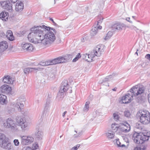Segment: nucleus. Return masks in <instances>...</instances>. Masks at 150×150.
<instances>
[{
  "label": "nucleus",
  "instance_id": "obj_54",
  "mask_svg": "<svg viewBox=\"0 0 150 150\" xmlns=\"http://www.w3.org/2000/svg\"><path fill=\"white\" fill-rule=\"evenodd\" d=\"M118 147H123L124 146H126V145H125V144H122V145L121 144V143L120 142L118 144Z\"/></svg>",
  "mask_w": 150,
  "mask_h": 150
},
{
  "label": "nucleus",
  "instance_id": "obj_45",
  "mask_svg": "<svg viewBox=\"0 0 150 150\" xmlns=\"http://www.w3.org/2000/svg\"><path fill=\"white\" fill-rule=\"evenodd\" d=\"M24 71L25 74H28L30 73V70L29 67L25 69L24 70Z\"/></svg>",
  "mask_w": 150,
  "mask_h": 150
},
{
  "label": "nucleus",
  "instance_id": "obj_11",
  "mask_svg": "<svg viewBox=\"0 0 150 150\" xmlns=\"http://www.w3.org/2000/svg\"><path fill=\"white\" fill-rule=\"evenodd\" d=\"M25 101L24 99L22 98H19L17 100V103L15 105L18 110L21 111V110L23 108L24 106L23 103Z\"/></svg>",
  "mask_w": 150,
  "mask_h": 150
},
{
  "label": "nucleus",
  "instance_id": "obj_36",
  "mask_svg": "<svg viewBox=\"0 0 150 150\" xmlns=\"http://www.w3.org/2000/svg\"><path fill=\"white\" fill-rule=\"evenodd\" d=\"M39 65L42 66L51 65L50 63H49V61L46 62H40Z\"/></svg>",
  "mask_w": 150,
  "mask_h": 150
},
{
  "label": "nucleus",
  "instance_id": "obj_8",
  "mask_svg": "<svg viewBox=\"0 0 150 150\" xmlns=\"http://www.w3.org/2000/svg\"><path fill=\"white\" fill-rule=\"evenodd\" d=\"M1 4L4 9L10 12L12 11V5L9 0L2 1L1 2Z\"/></svg>",
  "mask_w": 150,
  "mask_h": 150
},
{
  "label": "nucleus",
  "instance_id": "obj_18",
  "mask_svg": "<svg viewBox=\"0 0 150 150\" xmlns=\"http://www.w3.org/2000/svg\"><path fill=\"white\" fill-rule=\"evenodd\" d=\"M24 8V4L22 2L18 1L16 5L15 10L17 11H21Z\"/></svg>",
  "mask_w": 150,
  "mask_h": 150
},
{
  "label": "nucleus",
  "instance_id": "obj_32",
  "mask_svg": "<svg viewBox=\"0 0 150 150\" xmlns=\"http://www.w3.org/2000/svg\"><path fill=\"white\" fill-rule=\"evenodd\" d=\"M112 35V33L111 31H109L107 34L106 36L105 37L104 39L105 40H107L110 38Z\"/></svg>",
  "mask_w": 150,
  "mask_h": 150
},
{
  "label": "nucleus",
  "instance_id": "obj_59",
  "mask_svg": "<svg viewBox=\"0 0 150 150\" xmlns=\"http://www.w3.org/2000/svg\"><path fill=\"white\" fill-rule=\"evenodd\" d=\"M130 18H129V17H127V18H126V20L127 21H128V22H130L131 23H132V21H130Z\"/></svg>",
  "mask_w": 150,
  "mask_h": 150
},
{
  "label": "nucleus",
  "instance_id": "obj_64",
  "mask_svg": "<svg viewBox=\"0 0 150 150\" xmlns=\"http://www.w3.org/2000/svg\"><path fill=\"white\" fill-rule=\"evenodd\" d=\"M71 150H77L76 148L74 147V146L71 148Z\"/></svg>",
  "mask_w": 150,
  "mask_h": 150
},
{
  "label": "nucleus",
  "instance_id": "obj_55",
  "mask_svg": "<svg viewBox=\"0 0 150 150\" xmlns=\"http://www.w3.org/2000/svg\"><path fill=\"white\" fill-rule=\"evenodd\" d=\"M118 147H123L124 146H126V145H125V144H122V145L121 144V143L120 142L118 144Z\"/></svg>",
  "mask_w": 150,
  "mask_h": 150
},
{
  "label": "nucleus",
  "instance_id": "obj_15",
  "mask_svg": "<svg viewBox=\"0 0 150 150\" xmlns=\"http://www.w3.org/2000/svg\"><path fill=\"white\" fill-rule=\"evenodd\" d=\"M8 47V44L7 42L3 41L0 42V53L4 51Z\"/></svg>",
  "mask_w": 150,
  "mask_h": 150
},
{
  "label": "nucleus",
  "instance_id": "obj_47",
  "mask_svg": "<svg viewBox=\"0 0 150 150\" xmlns=\"http://www.w3.org/2000/svg\"><path fill=\"white\" fill-rule=\"evenodd\" d=\"M47 104V105L45 106L44 108L45 111L46 110L47 111V110L49 109V107L48 106L49 104H50V102H48L47 101L46 102Z\"/></svg>",
  "mask_w": 150,
  "mask_h": 150
},
{
  "label": "nucleus",
  "instance_id": "obj_37",
  "mask_svg": "<svg viewBox=\"0 0 150 150\" xmlns=\"http://www.w3.org/2000/svg\"><path fill=\"white\" fill-rule=\"evenodd\" d=\"M113 116L114 117V119L116 121H117L118 120H119V119L120 118V117L118 115L117 113H113Z\"/></svg>",
  "mask_w": 150,
  "mask_h": 150
},
{
  "label": "nucleus",
  "instance_id": "obj_57",
  "mask_svg": "<svg viewBox=\"0 0 150 150\" xmlns=\"http://www.w3.org/2000/svg\"><path fill=\"white\" fill-rule=\"evenodd\" d=\"M80 146V144H77L74 147L76 148V149L77 150L78 149L79 147Z\"/></svg>",
  "mask_w": 150,
  "mask_h": 150
},
{
  "label": "nucleus",
  "instance_id": "obj_29",
  "mask_svg": "<svg viewBox=\"0 0 150 150\" xmlns=\"http://www.w3.org/2000/svg\"><path fill=\"white\" fill-rule=\"evenodd\" d=\"M120 127V126H118L117 124H112L111 125V128L113 130H115V131H119V128Z\"/></svg>",
  "mask_w": 150,
  "mask_h": 150
},
{
  "label": "nucleus",
  "instance_id": "obj_12",
  "mask_svg": "<svg viewBox=\"0 0 150 150\" xmlns=\"http://www.w3.org/2000/svg\"><path fill=\"white\" fill-rule=\"evenodd\" d=\"M133 95L131 96L130 94L127 93L122 98V101L123 103H127L130 102Z\"/></svg>",
  "mask_w": 150,
  "mask_h": 150
},
{
  "label": "nucleus",
  "instance_id": "obj_3",
  "mask_svg": "<svg viewBox=\"0 0 150 150\" xmlns=\"http://www.w3.org/2000/svg\"><path fill=\"white\" fill-rule=\"evenodd\" d=\"M134 132L133 135L132 139L134 142L137 144H143L145 141L148 140L150 137L149 135H145L141 132L139 133Z\"/></svg>",
  "mask_w": 150,
  "mask_h": 150
},
{
  "label": "nucleus",
  "instance_id": "obj_25",
  "mask_svg": "<svg viewBox=\"0 0 150 150\" xmlns=\"http://www.w3.org/2000/svg\"><path fill=\"white\" fill-rule=\"evenodd\" d=\"M6 96L3 94H0V104H5L7 103Z\"/></svg>",
  "mask_w": 150,
  "mask_h": 150
},
{
  "label": "nucleus",
  "instance_id": "obj_19",
  "mask_svg": "<svg viewBox=\"0 0 150 150\" xmlns=\"http://www.w3.org/2000/svg\"><path fill=\"white\" fill-rule=\"evenodd\" d=\"M102 27L100 25L99 26L94 25V27L92 28L90 34L91 36H94L97 33L98 29L100 30L102 29Z\"/></svg>",
  "mask_w": 150,
  "mask_h": 150
},
{
  "label": "nucleus",
  "instance_id": "obj_5",
  "mask_svg": "<svg viewBox=\"0 0 150 150\" xmlns=\"http://www.w3.org/2000/svg\"><path fill=\"white\" fill-rule=\"evenodd\" d=\"M3 125L4 127L6 128H11L12 130H18L17 126L14 123V121L11 118H8L6 122L4 123Z\"/></svg>",
  "mask_w": 150,
  "mask_h": 150
},
{
  "label": "nucleus",
  "instance_id": "obj_53",
  "mask_svg": "<svg viewBox=\"0 0 150 150\" xmlns=\"http://www.w3.org/2000/svg\"><path fill=\"white\" fill-rule=\"evenodd\" d=\"M29 69L30 70V72H31L33 71H35V68H30L29 67Z\"/></svg>",
  "mask_w": 150,
  "mask_h": 150
},
{
  "label": "nucleus",
  "instance_id": "obj_39",
  "mask_svg": "<svg viewBox=\"0 0 150 150\" xmlns=\"http://www.w3.org/2000/svg\"><path fill=\"white\" fill-rule=\"evenodd\" d=\"M81 57V55L80 53H79L77 55L76 57L72 61L73 62H76L77 61L78 59L80 58Z\"/></svg>",
  "mask_w": 150,
  "mask_h": 150
},
{
  "label": "nucleus",
  "instance_id": "obj_48",
  "mask_svg": "<svg viewBox=\"0 0 150 150\" xmlns=\"http://www.w3.org/2000/svg\"><path fill=\"white\" fill-rule=\"evenodd\" d=\"M145 148H141L140 147H136L134 148V149L133 150H144Z\"/></svg>",
  "mask_w": 150,
  "mask_h": 150
},
{
  "label": "nucleus",
  "instance_id": "obj_6",
  "mask_svg": "<svg viewBox=\"0 0 150 150\" xmlns=\"http://www.w3.org/2000/svg\"><path fill=\"white\" fill-rule=\"evenodd\" d=\"M144 87H138L137 86H135L132 87L130 90L132 93V95L134 96H138L143 93L144 92Z\"/></svg>",
  "mask_w": 150,
  "mask_h": 150
},
{
  "label": "nucleus",
  "instance_id": "obj_24",
  "mask_svg": "<svg viewBox=\"0 0 150 150\" xmlns=\"http://www.w3.org/2000/svg\"><path fill=\"white\" fill-rule=\"evenodd\" d=\"M6 37L10 41H13L14 40V37L13 35L12 31L10 30L7 31L6 34Z\"/></svg>",
  "mask_w": 150,
  "mask_h": 150
},
{
  "label": "nucleus",
  "instance_id": "obj_7",
  "mask_svg": "<svg viewBox=\"0 0 150 150\" xmlns=\"http://www.w3.org/2000/svg\"><path fill=\"white\" fill-rule=\"evenodd\" d=\"M16 121L21 126L22 129L25 130V128L27 127L28 124L23 117L21 116H17L16 118Z\"/></svg>",
  "mask_w": 150,
  "mask_h": 150
},
{
  "label": "nucleus",
  "instance_id": "obj_40",
  "mask_svg": "<svg viewBox=\"0 0 150 150\" xmlns=\"http://www.w3.org/2000/svg\"><path fill=\"white\" fill-rule=\"evenodd\" d=\"M103 19V18H102V19L99 20L98 21H97L95 23L94 25H95L96 26H99V25H100V24L102 22Z\"/></svg>",
  "mask_w": 150,
  "mask_h": 150
},
{
  "label": "nucleus",
  "instance_id": "obj_49",
  "mask_svg": "<svg viewBox=\"0 0 150 150\" xmlns=\"http://www.w3.org/2000/svg\"><path fill=\"white\" fill-rule=\"evenodd\" d=\"M115 144L117 146L118 145V144L119 143L120 141L119 139H116L114 141Z\"/></svg>",
  "mask_w": 150,
  "mask_h": 150
},
{
  "label": "nucleus",
  "instance_id": "obj_28",
  "mask_svg": "<svg viewBox=\"0 0 150 150\" xmlns=\"http://www.w3.org/2000/svg\"><path fill=\"white\" fill-rule=\"evenodd\" d=\"M65 92L63 91H61V89H60L57 95V97L59 98L60 100H62L64 97V95H65Z\"/></svg>",
  "mask_w": 150,
  "mask_h": 150
},
{
  "label": "nucleus",
  "instance_id": "obj_44",
  "mask_svg": "<svg viewBox=\"0 0 150 150\" xmlns=\"http://www.w3.org/2000/svg\"><path fill=\"white\" fill-rule=\"evenodd\" d=\"M38 144H34L33 145V149H32V150H35L38 148Z\"/></svg>",
  "mask_w": 150,
  "mask_h": 150
},
{
  "label": "nucleus",
  "instance_id": "obj_62",
  "mask_svg": "<svg viewBox=\"0 0 150 150\" xmlns=\"http://www.w3.org/2000/svg\"><path fill=\"white\" fill-rule=\"evenodd\" d=\"M67 112L66 111L64 112L62 114V116L63 117H64L65 116V115L66 113Z\"/></svg>",
  "mask_w": 150,
  "mask_h": 150
},
{
  "label": "nucleus",
  "instance_id": "obj_58",
  "mask_svg": "<svg viewBox=\"0 0 150 150\" xmlns=\"http://www.w3.org/2000/svg\"><path fill=\"white\" fill-rule=\"evenodd\" d=\"M148 100L149 102L150 103V93L148 95Z\"/></svg>",
  "mask_w": 150,
  "mask_h": 150
},
{
  "label": "nucleus",
  "instance_id": "obj_20",
  "mask_svg": "<svg viewBox=\"0 0 150 150\" xmlns=\"http://www.w3.org/2000/svg\"><path fill=\"white\" fill-rule=\"evenodd\" d=\"M93 56L90 54H83L82 56V58L83 59H85L88 62H91L92 61Z\"/></svg>",
  "mask_w": 150,
  "mask_h": 150
},
{
  "label": "nucleus",
  "instance_id": "obj_33",
  "mask_svg": "<svg viewBox=\"0 0 150 150\" xmlns=\"http://www.w3.org/2000/svg\"><path fill=\"white\" fill-rule=\"evenodd\" d=\"M69 86L68 83V82L67 81L65 80L63 81L62 82L61 88V89H64V87H65V86Z\"/></svg>",
  "mask_w": 150,
  "mask_h": 150
},
{
  "label": "nucleus",
  "instance_id": "obj_21",
  "mask_svg": "<svg viewBox=\"0 0 150 150\" xmlns=\"http://www.w3.org/2000/svg\"><path fill=\"white\" fill-rule=\"evenodd\" d=\"M6 142H8V138H6L4 134L0 133V146Z\"/></svg>",
  "mask_w": 150,
  "mask_h": 150
},
{
  "label": "nucleus",
  "instance_id": "obj_10",
  "mask_svg": "<svg viewBox=\"0 0 150 150\" xmlns=\"http://www.w3.org/2000/svg\"><path fill=\"white\" fill-rule=\"evenodd\" d=\"M103 51V48L99 45H97L93 50V53L98 57L100 56Z\"/></svg>",
  "mask_w": 150,
  "mask_h": 150
},
{
  "label": "nucleus",
  "instance_id": "obj_51",
  "mask_svg": "<svg viewBox=\"0 0 150 150\" xmlns=\"http://www.w3.org/2000/svg\"><path fill=\"white\" fill-rule=\"evenodd\" d=\"M145 58L150 61V54H147L145 56Z\"/></svg>",
  "mask_w": 150,
  "mask_h": 150
},
{
  "label": "nucleus",
  "instance_id": "obj_9",
  "mask_svg": "<svg viewBox=\"0 0 150 150\" xmlns=\"http://www.w3.org/2000/svg\"><path fill=\"white\" fill-rule=\"evenodd\" d=\"M21 136L22 138L21 143L23 145H28L33 142L34 141V139L32 137L25 136Z\"/></svg>",
  "mask_w": 150,
  "mask_h": 150
},
{
  "label": "nucleus",
  "instance_id": "obj_61",
  "mask_svg": "<svg viewBox=\"0 0 150 150\" xmlns=\"http://www.w3.org/2000/svg\"><path fill=\"white\" fill-rule=\"evenodd\" d=\"M17 1V0H10V1H11V2L13 3H15Z\"/></svg>",
  "mask_w": 150,
  "mask_h": 150
},
{
  "label": "nucleus",
  "instance_id": "obj_30",
  "mask_svg": "<svg viewBox=\"0 0 150 150\" xmlns=\"http://www.w3.org/2000/svg\"><path fill=\"white\" fill-rule=\"evenodd\" d=\"M42 132H37L35 133V136L36 138L38 140H40L42 138Z\"/></svg>",
  "mask_w": 150,
  "mask_h": 150
},
{
  "label": "nucleus",
  "instance_id": "obj_22",
  "mask_svg": "<svg viewBox=\"0 0 150 150\" xmlns=\"http://www.w3.org/2000/svg\"><path fill=\"white\" fill-rule=\"evenodd\" d=\"M8 13L5 11H2L0 13V18L3 21H7L8 18Z\"/></svg>",
  "mask_w": 150,
  "mask_h": 150
},
{
  "label": "nucleus",
  "instance_id": "obj_35",
  "mask_svg": "<svg viewBox=\"0 0 150 150\" xmlns=\"http://www.w3.org/2000/svg\"><path fill=\"white\" fill-rule=\"evenodd\" d=\"M82 134V132H74V137H80Z\"/></svg>",
  "mask_w": 150,
  "mask_h": 150
},
{
  "label": "nucleus",
  "instance_id": "obj_27",
  "mask_svg": "<svg viewBox=\"0 0 150 150\" xmlns=\"http://www.w3.org/2000/svg\"><path fill=\"white\" fill-rule=\"evenodd\" d=\"M123 26L119 23L115 24L112 26V28L117 30H120L122 29Z\"/></svg>",
  "mask_w": 150,
  "mask_h": 150
},
{
  "label": "nucleus",
  "instance_id": "obj_31",
  "mask_svg": "<svg viewBox=\"0 0 150 150\" xmlns=\"http://www.w3.org/2000/svg\"><path fill=\"white\" fill-rule=\"evenodd\" d=\"M90 103L89 101H87L86 102L85 106L83 109V110L85 112H87L89 109V104Z\"/></svg>",
  "mask_w": 150,
  "mask_h": 150
},
{
  "label": "nucleus",
  "instance_id": "obj_4",
  "mask_svg": "<svg viewBox=\"0 0 150 150\" xmlns=\"http://www.w3.org/2000/svg\"><path fill=\"white\" fill-rule=\"evenodd\" d=\"M71 55H67L63 57H59L52 61H49L51 65L56 64H57L66 62L71 60Z\"/></svg>",
  "mask_w": 150,
  "mask_h": 150
},
{
  "label": "nucleus",
  "instance_id": "obj_13",
  "mask_svg": "<svg viewBox=\"0 0 150 150\" xmlns=\"http://www.w3.org/2000/svg\"><path fill=\"white\" fill-rule=\"evenodd\" d=\"M1 88L2 93L8 94L11 92V88L8 85H3L1 86Z\"/></svg>",
  "mask_w": 150,
  "mask_h": 150
},
{
  "label": "nucleus",
  "instance_id": "obj_34",
  "mask_svg": "<svg viewBox=\"0 0 150 150\" xmlns=\"http://www.w3.org/2000/svg\"><path fill=\"white\" fill-rule=\"evenodd\" d=\"M124 115L125 116L129 118L131 116V114L130 111L129 110H126L124 112Z\"/></svg>",
  "mask_w": 150,
  "mask_h": 150
},
{
  "label": "nucleus",
  "instance_id": "obj_42",
  "mask_svg": "<svg viewBox=\"0 0 150 150\" xmlns=\"http://www.w3.org/2000/svg\"><path fill=\"white\" fill-rule=\"evenodd\" d=\"M122 137L123 138L125 142H126L127 144V145H126V146H128L129 144V141L127 137Z\"/></svg>",
  "mask_w": 150,
  "mask_h": 150
},
{
  "label": "nucleus",
  "instance_id": "obj_26",
  "mask_svg": "<svg viewBox=\"0 0 150 150\" xmlns=\"http://www.w3.org/2000/svg\"><path fill=\"white\" fill-rule=\"evenodd\" d=\"M105 134L107 139H112L114 138L115 136V133L114 132H107Z\"/></svg>",
  "mask_w": 150,
  "mask_h": 150
},
{
  "label": "nucleus",
  "instance_id": "obj_63",
  "mask_svg": "<svg viewBox=\"0 0 150 150\" xmlns=\"http://www.w3.org/2000/svg\"><path fill=\"white\" fill-rule=\"evenodd\" d=\"M25 150H32V149L31 148V147H28L26 148Z\"/></svg>",
  "mask_w": 150,
  "mask_h": 150
},
{
  "label": "nucleus",
  "instance_id": "obj_2",
  "mask_svg": "<svg viewBox=\"0 0 150 150\" xmlns=\"http://www.w3.org/2000/svg\"><path fill=\"white\" fill-rule=\"evenodd\" d=\"M136 116L140 122L143 124H147L150 122V113L146 110H139Z\"/></svg>",
  "mask_w": 150,
  "mask_h": 150
},
{
  "label": "nucleus",
  "instance_id": "obj_38",
  "mask_svg": "<svg viewBox=\"0 0 150 150\" xmlns=\"http://www.w3.org/2000/svg\"><path fill=\"white\" fill-rule=\"evenodd\" d=\"M115 76V75H110L109 76H106L104 79L103 80V81H108L109 79H110L111 78H112L113 77Z\"/></svg>",
  "mask_w": 150,
  "mask_h": 150
},
{
  "label": "nucleus",
  "instance_id": "obj_56",
  "mask_svg": "<svg viewBox=\"0 0 150 150\" xmlns=\"http://www.w3.org/2000/svg\"><path fill=\"white\" fill-rule=\"evenodd\" d=\"M35 71H41L42 70V68H40V67H37V68H35Z\"/></svg>",
  "mask_w": 150,
  "mask_h": 150
},
{
  "label": "nucleus",
  "instance_id": "obj_17",
  "mask_svg": "<svg viewBox=\"0 0 150 150\" xmlns=\"http://www.w3.org/2000/svg\"><path fill=\"white\" fill-rule=\"evenodd\" d=\"M8 142H5L4 144H3L2 145L0 146L4 149L6 150H13V146L11 145L10 143H8Z\"/></svg>",
  "mask_w": 150,
  "mask_h": 150
},
{
  "label": "nucleus",
  "instance_id": "obj_14",
  "mask_svg": "<svg viewBox=\"0 0 150 150\" xmlns=\"http://www.w3.org/2000/svg\"><path fill=\"white\" fill-rule=\"evenodd\" d=\"M118 130L120 131H129L130 129L129 125L127 124V125L122 124L120 126Z\"/></svg>",
  "mask_w": 150,
  "mask_h": 150
},
{
  "label": "nucleus",
  "instance_id": "obj_60",
  "mask_svg": "<svg viewBox=\"0 0 150 150\" xmlns=\"http://www.w3.org/2000/svg\"><path fill=\"white\" fill-rule=\"evenodd\" d=\"M0 35L1 37L4 36L5 35V34L4 33L2 32L1 33Z\"/></svg>",
  "mask_w": 150,
  "mask_h": 150
},
{
  "label": "nucleus",
  "instance_id": "obj_43",
  "mask_svg": "<svg viewBox=\"0 0 150 150\" xmlns=\"http://www.w3.org/2000/svg\"><path fill=\"white\" fill-rule=\"evenodd\" d=\"M64 89H61V88H60V89H61V91H63L66 92L67 91L68 89L69 88V86H65V87H64Z\"/></svg>",
  "mask_w": 150,
  "mask_h": 150
},
{
  "label": "nucleus",
  "instance_id": "obj_50",
  "mask_svg": "<svg viewBox=\"0 0 150 150\" xmlns=\"http://www.w3.org/2000/svg\"><path fill=\"white\" fill-rule=\"evenodd\" d=\"M136 128L139 129V130H142L143 129L142 127L140 126L139 125V124L138 125H137Z\"/></svg>",
  "mask_w": 150,
  "mask_h": 150
},
{
  "label": "nucleus",
  "instance_id": "obj_1",
  "mask_svg": "<svg viewBox=\"0 0 150 150\" xmlns=\"http://www.w3.org/2000/svg\"><path fill=\"white\" fill-rule=\"evenodd\" d=\"M31 32L28 36L29 41L35 44L42 43L46 46L50 45L55 40V30L44 25L36 26L31 29Z\"/></svg>",
  "mask_w": 150,
  "mask_h": 150
},
{
  "label": "nucleus",
  "instance_id": "obj_23",
  "mask_svg": "<svg viewBox=\"0 0 150 150\" xmlns=\"http://www.w3.org/2000/svg\"><path fill=\"white\" fill-rule=\"evenodd\" d=\"M3 82L4 83L8 84H11L13 83V80L11 77L8 75L5 76L3 78Z\"/></svg>",
  "mask_w": 150,
  "mask_h": 150
},
{
  "label": "nucleus",
  "instance_id": "obj_16",
  "mask_svg": "<svg viewBox=\"0 0 150 150\" xmlns=\"http://www.w3.org/2000/svg\"><path fill=\"white\" fill-rule=\"evenodd\" d=\"M23 49L26 50L29 52H31L33 49V47L32 44L29 43H25L23 44L22 46Z\"/></svg>",
  "mask_w": 150,
  "mask_h": 150
},
{
  "label": "nucleus",
  "instance_id": "obj_41",
  "mask_svg": "<svg viewBox=\"0 0 150 150\" xmlns=\"http://www.w3.org/2000/svg\"><path fill=\"white\" fill-rule=\"evenodd\" d=\"M13 142L14 144L16 146H18L19 144V142L18 140V139H14L13 140Z\"/></svg>",
  "mask_w": 150,
  "mask_h": 150
},
{
  "label": "nucleus",
  "instance_id": "obj_52",
  "mask_svg": "<svg viewBox=\"0 0 150 150\" xmlns=\"http://www.w3.org/2000/svg\"><path fill=\"white\" fill-rule=\"evenodd\" d=\"M50 20L53 23V25L55 26H57L58 25L53 21V19L52 18H50Z\"/></svg>",
  "mask_w": 150,
  "mask_h": 150
},
{
  "label": "nucleus",
  "instance_id": "obj_46",
  "mask_svg": "<svg viewBox=\"0 0 150 150\" xmlns=\"http://www.w3.org/2000/svg\"><path fill=\"white\" fill-rule=\"evenodd\" d=\"M36 129L37 131L39 132L42 130V127L41 126L39 127L38 126H37L36 127Z\"/></svg>",
  "mask_w": 150,
  "mask_h": 150
}]
</instances>
